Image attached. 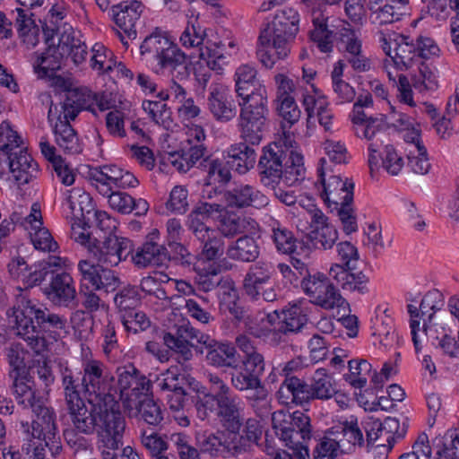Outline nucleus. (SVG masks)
<instances>
[{
  "mask_svg": "<svg viewBox=\"0 0 459 459\" xmlns=\"http://www.w3.org/2000/svg\"><path fill=\"white\" fill-rule=\"evenodd\" d=\"M46 49L39 53L34 52L33 70L39 79L52 78L56 85L62 86L65 80L61 76H55L56 71L61 68L62 61L65 57L64 52L60 48V38L56 45L54 40V30L44 29Z\"/></svg>",
  "mask_w": 459,
  "mask_h": 459,
  "instance_id": "9",
  "label": "nucleus"
},
{
  "mask_svg": "<svg viewBox=\"0 0 459 459\" xmlns=\"http://www.w3.org/2000/svg\"><path fill=\"white\" fill-rule=\"evenodd\" d=\"M402 16L403 12H400L398 6L385 3L377 10L372 11L370 18L375 24L385 25L400 21Z\"/></svg>",
  "mask_w": 459,
  "mask_h": 459,
  "instance_id": "62",
  "label": "nucleus"
},
{
  "mask_svg": "<svg viewBox=\"0 0 459 459\" xmlns=\"http://www.w3.org/2000/svg\"><path fill=\"white\" fill-rule=\"evenodd\" d=\"M257 70L248 64L240 65L234 74L235 91L239 99L251 97L260 92L267 93L257 77Z\"/></svg>",
  "mask_w": 459,
  "mask_h": 459,
  "instance_id": "31",
  "label": "nucleus"
},
{
  "mask_svg": "<svg viewBox=\"0 0 459 459\" xmlns=\"http://www.w3.org/2000/svg\"><path fill=\"white\" fill-rule=\"evenodd\" d=\"M54 134L56 143L65 153L78 154L82 152V147L77 134L67 121L56 122Z\"/></svg>",
  "mask_w": 459,
  "mask_h": 459,
  "instance_id": "38",
  "label": "nucleus"
},
{
  "mask_svg": "<svg viewBox=\"0 0 459 459\" xmlns=\"http://www.w3.org/2000/svg\"><path fill=\"white\" fill-rule=\"evenodd\" d=\"M141 300L139 288L134 285L123 287L114 297V303L120 316L135 310Z\"/></svg>",
  "mask_w": 459,
  "mask_h": 459,
  "instance_id": "48",
  "label": "nucleus"
},
{
  "mask_svg": "<svg viewBox=\"0 0 459 459\" xmlns=\"http://www.w3.org/2000/svg\"><path fill=\"white\" fill-rule=\"evenodd\" d=\"M299 15L291 7H284L278 10L271 22L262 32V40L266 42L269 37L273 39L274 46L281 48V56H288L290 44L295 39L299 31Z\"/></svg>",
  "mask_w": 459,
  "mask_h": 459,
  "instance_id": "6",
  "label": "nucleus"
},
{
  "mask_svg": "<svg viewBox=\"0 0 459 459\" xmlns=\"http://www.w3.org/2000/svg\"><path fill=\"white\" fill-rule=\"evenodd\" d=\"M173 42L159 29L145 37L140 46L142 56H147L150 58L157 60Z\"/></svg>",
  "mask_w": 459,
  "mask_h": 459,
  "instance_id": "44",
  "label": "nucleus"
},
{
  "mask_svg": "<svg viewBox=\"0 0 459 459\" xmlns=\"http://www.w3.org/2000/svg\"><path fill=\"white\" fill-rule=\"evenodd\" d=\"M49 281L42 290L51 302L63 307L75 305L76 291L70 274L54 272Z\"/></svg>",
  "mask_w": 459,
  "mask_h": 459,
  "instance_id": "23",
  "label": "nucleus"
},
{
  "mask_svg": "<svg viewBox=\"0 0 459 459\" xmlns=\"http://www.w3.org/2000/svg\"><path fill=\"white\" fill-rule=\"evenodd\" d=\"M247 223L249 222L246 217L226 212L219 219L218 233L223 238H233L246 231Z\"/></svg>",
  "mask_w": 459,
  "mask_h": 459,
  "instance_id": "46",
  "label": "nucleus"
},
{
  "mask_svg": "<svg viewBox=\"0 0 459 459\" xmlns=\"http://www.w3.org/2000/svg\"><path fill=\"white\" fill-rule=\"evenodd\" d=\"M8 364L11 368L9 378L13 397L36 387L33 378L26 372L25 359L28 351L21 343H12L5 350Z\"/></svg>",
  "mask_w": 459,
  "mask_h": 459,
  "instance_id": "19",
  "label": "nucleus"
},
{
  "mask_svg": "<svg viewBox=\"0 0 459 459\" xmlns=\"http://www.w3.org/2000/svg\"><path fill=\"white\" fill-rule=\"evenodd\" d=\"M133 403L134 404V407L125 409L129 411L136 410L141 419H143L147 424L157 426L163 420L162 411L160 405L153 401V399L144 397L137 403H135L134 400Z\"/></svg>",
  "mask_w": 459,
  "mask_h": 459,
  "instance_id": "50",
  "label": "nucleus"
},
{
  "mask_svg": "<svg viewBox=\"0 0 459 459\" xmlns=\"http://www.w3.org/2000/svg\"><path fill=\"white\" fill-rule=\"evenodd\" d=\"M238 106L237 126L241 139L252 145L259 144L269 114L267 93L240 99Z\"/></svg>",
  "mask_w": 459,
  "mask_h": 459,
  "instance_id": "4",
  "label": "nucleus"
},
{
  "mask_svg": "<svg viewBox=\"0 0 459 459\" xmlns=\"http://www.w3.org/2000/svg\"><path fill=\"white\" fill-rule=\"evenodd\" d=\"M346 62L357 73L371 69V60L362 50L359 30L346 28Z\"/></svg>",
  "mask_w": 459,
  "mask_h": 459,
  "instance_id": "34",
  "label": "nucleus"
},
{
  "mask_svg": "<svg viewBox=\"0 0 459 459\" xmlns=\"http://www.w3.org/2000/svg\"><path fill=\"white\" fill-rule=\"evenodd\" d=\"M156 61L160 68L171 76V80L184 81L190 75V62L174 43Z\"/></svg>",
  "mask_w": 459,
  "mask_h": 459,
  "instance_id": "26",
  "label": "nucleus"
},
{
  "mask_svg": "<svg viewBox=\"0 0 459 459\" xmlns=\"http://www.w3.org/2000/svg\"><path fill=\"white\" fill-rule=\"evenodd\" d=\"M278 322L267 333L271 345L287 344L306 328L308 318L300 306L292 305L277 315Z\"/></svg>",
  "mask_w": 459,
  "mask_h": 459,
  "instance_id": "8",
  "label": "nucleus"
},
{
  "mask_svg": "<svg viewBox=\"0 0 459 459\" xmlns=\"http://www.w3.org/2000/svg\"><path fill=\"white\" fill-rule=\"evenodd\" d=\"M277 111L282 118V130L290 129L293 125L299 122L301 111L299 108L294 98L284 97L278 101Z\"/></svg>",
  "mask_w": 459,
  "mask_h": 459,
  "instance_id": "57",
  "label": "nucleus"
},
{
  "mask_svg": "<svg viewBox=\"0 0 459 459\" xmlns=\"http://www.w3.org/2000/svg\"><path fill=\"white\" fill-rule=\"evenodd\" d=\"M326 163L325 158H321L317 167L318 181L323 186L321 197L330 212H335L340 221L344 223V181L341 174L334 175L333 169H330L332 174L326 179L325 170Z\"/></svg>",
  "mask_w": 459,
  "mask_h": 459,
  "instance_id": "16",
  "label": "nucleus"
},
{
  "mask_svg": "<svg viewBox=\"0 0 459 459\" xmlns=\"http://www.w3.org/2000/svg\"><path fill=\"white\" fill-rule=\"evenodd\" d=\"M201 452L211 456L228 457L241 454V446L236 445L231 436L225 431L204 435L198 440Z\"/></svg>",
  "mask_w": 459,
  "mask_h": 459,
  "instance_id": "27",
  "label": "nucleus"
},
{
  "mask_svg": "<svg viewBox=\"0 0 459 459\" xmlns=\"http://www.w3.org/2000/svg\"><path fill=\"white\" fill-rule=\"evenodd\" d=\"M267 39L266 42H264L262 32H260L256 47V57L265 68L271 69L277 60L284 59L287 56L279 54L281 48L274 46L273 38L269 37Z\"/></svg>",
  "mask_w": 459,
  "mask_h": 459,
  "instance_id": "52",
  "label": "nucleus"
},
{
  "mask_svg": "<svg viewBox=\"0 0 459 459\" xmlns=\"http://www.w3.org/2000/svg\"><path fill=\"white\" fill-rule=\"evenodd\" d=\"M60 48L65 57L71 56L75 65L82 64L88 55L87 46L80 39L76 38L72 28L65 30L59 36Z\"/></svg>",
  "mask_w": 459,
  "mask_h": 459,
  "instance_id": "41",
  "label": "nucleus"
},
{
  "mask_svg": "<svg viewBox=\"0 0 459 459\" xmlns=\"http://www.w3.org/2000/svg\"><path fill=\"white\" fill-rule=\"evenodd\" d=\"M260 255L261 247L258 238L247 234L231 241L226 247L227 257L238 263H254Z\"/></svg>",
  "mask_w": 459,
  "mask_h": 459,
  "instance_id": "32",
  "label": "nucleus"
},
{
  "mask_svg": "<svg viewBox=\"0 0 459 459\" xmlns=\"http://www.w3.org/2000/svg\"><path fill=\"white\" fill-rule=\"evenodd\" d=\"M242 428V434L240 431L230 434L236 445L241 446V454L248 451L251 445L257 444L262 437V426L255 418L245 419Z\"/></svg>",
  "mask_w": 459,
  "mask_h": 459,
  "instance_id": "43",
  "label": "nucleus"
},
{
  "mask_svg": "<svg viewBox=\"0 0 459 459\" xmlns=\"http://www.w3.org/2000/svg\"><path fill=\"white\" fill-rule=\"evenodd\" d=\"M301 287L310 298V301L325 309H333L340 307L342 302L338 287L324 274H314L304 277Z\"/></svg>",
  "mask_w": 459,
  "mask_h": 459,
  "instance_id": "15",
  "label": "nucleus"
},
{
  "mask_svg": "<svg viewBox=\"0 0 459 459\" xmlns=\"http://www.w3.org/2000/svg\"><path fill=\"white\" fill-rule=\"evenodd\" d=\"M206 37V30L204 29L197 19L188 22L187 26L180 36V42L184 47L193 48L203 47L204 39Z\"/></svg>",
  "mask_w": 459,
  "mask_h": 459,
  "instance_id": "58",
  "label": "nucleus"
},
{
  "mask_svg": "<svg viewBox=\"0 0 459 459\" xmlns=\"http://www.w3.org/2000/svg\"><path fill=\"white\" fill-rule=\"evenodd\" d=\"M288 152V150L283 151L282 146L277 143H270L263 149L257 169L260 181L264 186L274 188L275 185L279 184Z\"/></svg>",
  "mask_w": 459,
  "mask_h": 459,
  "instance_id": "18",
  "label": "nucleus"
},
{
  "mask_svg": "<svg viewBox=\"0 0 459 459\" xmlns=\"http://www.w3.org/2000/svg\"><path fill=\"white\" fill-rule=\"evenodd\" d=\"M303 155L298 150H290L283 162L281 179L288 186H293L305 178Z\"/></svg>",
  "mask_w": 459,
  "mask_h": 459,
  "instance_id": "42",
  "label": "nucleus"
},
{
  "mask_svg": "<svg viewBox=\"0 0 459 459\" xmlns=\"http://www.w3.org/2000/svg\"><path fill=\"white\" fill-rule=\"evenodd\" d=\"M186 377L180 374L176 367H170L161 377H157L155 381L156 386L163 392L173 393L184 390Z\"/></svg>",
  "mask_w": 459,
  "mask_h": 459,
  "instance_id": "56",
  "label": "nucleus"
},
{
  "mask_svg": "<svg viewBox=\"0 0 459 459\" xmlns=\"http://www.w3.org/2000/svg\"><path fill=\"white\" fill-rule=\"evenodd\" d=\"M198 337L200 344L206 350L205 359L209 365L216 368H237V351L231 343L218 342L204 333Z\"/></svg>",
  "mask_w": 459,
  "mask_h": 459,
  "instance_id": "21",
  "label": "nucleus"
},
{
  "mask_svg": "<svg viewBox=\"0 0 459 459\" xmlns=\"http://www.w3.org/2000/svg\"><path fill=\"white\" fill-rule=\"evenodd\" d=\"M18 307H13L10 322L18 336L22 338L35 353L47 350L46 334L54 341L65 333L67 320L65 316L52 313L47 307H37L32 300L22 297Z\"/></svg>",
  "mask_w": 459,
  "mask_h": 459,
  "instance_id": "1",
  "label": "nucleus"
},
{
  "mask_svg": "<svg viewBox=\"0 0 459 459\" xmlns=\"http://www.w3.org/2000/svg\"><path fill=\"white\" fill-rule=\"evenodd\" d=\"M88 407L84 402L68 406L70 418L77 431L84 435H91L94 433L96 427L100 428V409L92 403Z\"/></svg>",
  "mask_w": 459,
  "mask_h": 459,
  "instance_id": "30",
  "label": "nucleus"
},
{
  "mask_svg": "<svg viewBox=\"0 0 459 459\" xmlns=\"http://www.w3.org/2000/svg\"><path fill=\"white\" fill-rule=\"evenodd\" d=\"M198 242L201 248L200 255L204 260L214 261L226 255L224 238L216 230Z\"/></svg>",
  "mask_w": 459,
  "mask_h": 459,
  "instance_id": "49",
  "label": "nucleus"
},
{
  "mask_svg": "<svg viewBox=\"0 0 459 459\" xmlns=\"http://www.w3.org/2000/svg\"><path fill=\"white\" fill-rule=\"evenodd\" d=\"M133 252V243L127 238L109 234L96 244L90 245L89 253L101 266L114 267L125 261Z\"/></svg>",
  "mask_w": 459,
  "mask_h": 459,
  "instance_id": "13",
  "label": "nucleus"
},
{
  "mask_svg": "<svg viewBox=\"0 0 459 459\" xmlns=\"http://www.w3.org/2000/svg\"><path fill=\"white\" fill-rule=\"evenodd\" d=\"M273 273V264L265 261H259L251 265L243 280L246 294L253 299H258L261 290L270 282Z\"/></svg>",
  "mask_w": 459,
  "mask_h": 459,
  "instance_id": "29",
  "label": "nucleus"
},
{
  "mask_svg": "<svg viewBox=\"0 0 459 459\" xmlns=\"http://www.w3.org/2000/svg\"><path fill=\"white\" fill-rule=\"evenodd\" d=\"M310 386L313 399H328L335 394L331 377L326 374L325 368H319L315 371Z\"/></svg>",
  "mask_w": 459,
  "mask_h": 459,
  "instance_id": "54",
  "label": "nucleus"
},
{
  "mask_svg": "<svg viewBox=\"0 0 459 459\" xmlns=\"http://www.w3.org/2000/svg\"><path fill=\"white\" fill-rule=\"evenodd\" d=\"M271 238L276 250L284 255H293L297 248V239L293 233L277 221L271 224Z\"/></svg>",
  "mask_w": 459,
  "mask_h": 459,
  "instance_id": "45",
  "label": "nucleus"
},
{
  "mask_svg": "<svg viewBox=\"0 0 459 459\" xmlns=\"http://www.w3.org/2000/svg\"><path fill=\"white\" fill-rule=\"evenodd\" d=\"M117 386L119 389L118 398L122 401L125 408H132L134 406L133 402L134 398L129 395L134 385L137 381L140 371L132 364L118 368L117 370Z\"/></svg>",
  "mask_w": 459,
  "mask_h": 459,
  "instance_id": "40",
  "label": "nucleus"
},
{
  "mask_svg": "<svg viewBox=\"0 0 459 459\" xmlns=\"http://www.w3.org/2000/svg\"><path fill=\"white\" fill-rule=\"evenodd\" d=\"M198 169L206 174L204 181L207 186H223L231 180L229 162L219 158L206 156L200 161Z\"/></svg>",
  "mask_w": 459,
  "mask_h": 459,
  "instance_id": "36",
  "label": "nucleus"
},
{
  "mask_svg": "<svg viewBox=\"0 0 459 459\" xmlns=\"http://www.w3.org/2000/svg\"><path fill=\"white\" fill-rule=\"evenodd\" d=\"M234 369L235 371L230 373L231 385L240 393L251 392V394L247 395V399L253 407L255 403L267 401L268 392L260 378L246 371L241 367L238 368L237 367Z\"/></svg>",
  "mask_w": 459,
  "mask_h": 459,
  "instance_id": "24",
  "label": "nucleus"
},
{
  "mask_svg": "<svg viewBox=\"0 0 459 459\" xmlns=\"http://www.w3.org/2000/svg\"><path fill=\"white\" fill-rule=\"evenodd\" d=\"M247 143L245 142L232 144L228 151V157L230 159L228 162L239 174H246L255 164V152Z\"/></svg>",
  "mask_w": 459,
  "mask_h": 459,
  "instance_id": "37",
  "label": "nucleus"
},
{
  "mask_svg": "<svg viewBox=\"0 0 459 459\" xmlns=\"http://www.w3.org/2000/svg\"><path fill=\"white\" fill-rule=\"evenodd\" d=\"M321 14L313 17L314 30L310 32L311 39L317 44L318 48L324 52L332 51L333 42L342 40L343 34L341 31H334L327 28L325 19L320 18Z\"/></svg>",
  "mask_w": 459,
  "mask_h": 459,
  "instance_id": "39",
  "label": "nucleus"
},
{
  "mask_svg": "<svg viewBox=\"0 0 459 459\" xmlns=\"http://www.w3.org/2000/svg\"><path fill=\"white\" fill-rule=\"evenodd\" d=\"M228 205L236 208L253 206L257 209L269 204L268 197L250 185H240L224 193Z\"/></svg>",
  "mask_w": 459,
  "mask_h": 459,
  "instance_id": "28",
  "label": "nucleus"
},
{
  "mask_svg": "<svg viewBox=\"0 0 459 459\" xmlns=\"http://www.w3.org/2000/svg\"><path fill=\"white\" fill-rule=\"evenodd\" d=\"M22 451H25L26 456L22 458V455L19 450L15 449L13 446H9L8 448L3 449L2 455L4 459H47L46 458V449L43 445L40 443L39 445L36 444H29L26 447L22 446Z\"/></svg>",
  "mask_w": 459,
  "mask_h": 459,
  "instance_id": "63",
  "label": "nucleus"
},
{
  "mask_svg": "<svg viewBox=\"0 0 459 459\" xmlns=\"http://www.w3.org/2000/svg\"><path fill=\"white\" fill-rule=\"evenodd\" d=\"M143 8L137 0L123 1L111 8L112 20L129 39L136 38L135 23L140 19Z\"/></svg>",
  "mask_w": 459,
  "mask_h": 459,
  "instance_id": "25",
  "label": "nucleus"
},
{
  "mask_svg": "<svg viewBox=\"0 0 459 459\" xmlns=\"http://www.w3.org/2000/svg\"><path fill=\"white\" fill-rule=\"evenodd\" d=\"M9 168L14 179L22 185L28 184L38 173V164L24 149L10 152Z\"/></svg>",
  "mask_w": 459,
  "mask_h": 459,
  "instance_id": "35",
  "label": "nucleus"
},
{
  "mask_svg": "<svg viewBox=\"0 0 459 459\" xmlns=\"http://www.w3.org/2000/svg\"><path fill=\"white\" fill-rule=\"evenodd\" d=\"M412 85L415 90L422 93L437 90L438 83L434 72L423 62H420L419 74L412 78Z\"/></svg>",
  "mask_w": 459,
  "mask_h": 459,
  "instance_id": "59",
  "label": "nucleus"
},
{
  "mask_svg": "<svg viewBox=\"0 0 459 459\" xmlns=\"http://www.w3.org/2000/svg\"><path fill=\"white\" fill-rule=\"evenodd\" d=\"M350 374L346 381L355 388H362L367 384V376L370 373L372 366L366 359H351L348 361Z\"/></svg>",
  "mask_w": 459,
  "mask_h": 459,
  "instance_id": "55",
  "label": "nucleus"
},
{
  "mask_svg": "<svg viewBox=\"0 0 459 459\" xmlns=\"http://www.w3.org/2000/svg\"><path fill=\"white\" fill-rule=\"evenodd\" d=\"M412 149L408 155V166L411 171L419 175L429 173L431 165L429 160L427 148L418 136L412 140Z\"/></svg>",
  "mask_w": 459,
  "mask_h": 459,
  "instance_id": "47",
  "label": "nucleus"
},
{
  "mask_svg": "<svg viewBox=\"0 0 459 459\" xmlns=\"http://www.w3.org/2000/svg\"><path fill=\"white\" fill-rule=\"evenodd\" d=\"M98 449L101 459H117L116 451L123 445L126 420L122 413L106 414L100 417Z\"/></svg>",
  "mask_w": 459,
  "mask_h": 459,
  "instance_id": "11",
  "label": "nucleus"
},
{
  "mask_svg": "<svg viewBox=\"0 0 459 459\" xmlns=\"http://www.w3.org/2000/svg\"><path fill=\"white\" fill-rule=\"evenodd\" d=\"M278 398L284 403L303 405L313 400L310 385L295 377H287L277 392Z\"/></svg>",
  "mask_w": 459,
  "mask_h": 459,
  "instance_id": "33",
  "label": "nucleus"
},
{
  "mask_svg": "<svg viewBox=\"0 0 459 459\" xmlns=\"http://www.w3.org/2000/svg\"><path fill=\"white\" fill-rule=\"evenodd\" d=\"M208 381L210 387H203L192 398L196 418L206 422L217 416L221 402L229 394V385L218 375L209 374Z\"/></svg>",
  "mask_w": 459,
  "mask_h": 459,
  "instance_id": "10",
  "label": "nucleus"
},
{
  "mask_svg": "<svg viewBox=\"0 0 459 459\" xmlns=\"http://www.w3.org/2000/svg\"><path fill=\"white\" fill-rule=\"evenodd\" d=\"M372 105L370 94L359 96L353 105L351 119L353 125V131L357 137L373 141L376 137L386 134L387 127L382 118L368 116L364 108Z\"/></svg>",
  "mask_w": 459,
  "mask_h": 459,
  "instance_id": "14",
  "label": "nucleus"
},
{
  "mask_svg": "<svg viewBox=\"0 0 459 459\" xmlns=\"http://www.w3.org/2000/svg\"><path fill=\"white\" fill-rule=\"evenodd\" d=\"M199 59L210 70L221 71L227 64V57L221 49V45L207 41L205 46L200 47Z\"/></svg>",
  "mask_w": 459,
  "mask_h": 459,
  "instance_id": "51",
  "label": "nucleus"
},
{
  "mask_svg": "<svg viewBox=\"0 0 459 459\" xmlns=\"http://www.w3.org/2000/svg\"><path fill=\"white\" fill-rule=\"evenodd\" d=\"M62 386L65 392L67 407L75 403H81L83 400L80 396L81 383L79 377H75L72 369L65 367L61 370Z\"/></svg>",
  "mask_w": 459,
  "mask_h": 459,
  "instance_id": "53",
  "label": "nucleus"
},
{
  "mask_svg": "<svg viewBox=\"0 0 459 459\" xmlns=\"http://www.w3.org/2000/svg\"><path fill=\"white\" fill-rule=\"evenodd\" d=\"M88 178L100 195H108L109 191L136 187L139 181L133 173L117 165H103L90 169Z\"/></svg>",
  "mask_w": 459,
  "mask_h": 459,
  "instance_id": "12",
  "label": "nucleus"
},
{
  "mask_svg": "<svg viewBox=\"0 0 459 459\" xmlns=\"http://www.w3.org/2000/svg\"><path fill=\"white\" fill-rule=\"evenodd\" d=\"M121 322L127 332L136 333L150 327L151 322L143 311L133 310L120 316Z\"/></svg>",
  "mask_w": 459,
  "mask_h": 459,
  "instance_id": "64",
  "label": "nucleus"
},
{
  "mask_svg": "<svg viewBox=\"0 0 459 459\" xmlns=\"http://www.w3.org/2000/svg\"><path fill=\"white\" fill-rule=\"evenodd\" d=\"M78 270L81 275L80 288H92L100 290L99 280L100 273V265L93 264L88 260H81L78 264Z\"/></svg>",
  "mask_w": 459,
  "mask_h": 459,
  "instance_id": "60",
  "label": "nucleus"
},
{
  "mask_svg": "<svg viewBox=\"0 0 459 459\" xmlns=\"http://www.w3.org/2000/svg\"><path fill=\"white\" fill-rule=\"evenodd\" d=\"M18 405L23 409H30L32 411V421L30 426L28 422L22 423L24 431L30 433L33 438L44 442L53 456L58 455L62 449L61 437L56 425V416L54 410L46 405L44 398L35 388L14 397Z\"/></svg>",
  "mask_w": 459,
  "mask_h": 459,
  "instance_id": "2",
  "label": "nucleus"
},
{
  "mask_svg": "<svg viewBox=\"0 0 459 459\" xmlns=\"http://www.w3.org/2000/svg\"><path fill=\"white\" fill-rule=\"evenodd\" d=\"M394 55L392 60L395 66L401 70L409 69L421 59L437 56L440 49L430 38L419 37L416 43L410 40L409 37L397 36L394 39Z\"/></svg>",
  "mask_w": 459,
  "mask_h": 459,
  "instance_id": "7",
  "label": "nucleus"
},
{
  "mask_svg": "<svg viewBox=\"0 0 459 459\" xmlns=\"http://www.w3.org/2000/svg\"><path fill=\"white\" fill-rule=\"evenodd\" d=\"M80 374L82 390L90 403L98 406L100 417L106 414L121 413L117 391L114 385L115 377L100 360L89 359L82 363Z\"/></svg>",
  "mask_w": 459,
  "mask_h": 459,
  "instance_id": "3",
  "label": "nucleus"
},
{
  "mask_svg": "<svg viewBox=\"0 0 459 459\" xmlns=\"http://www.w3.org/2000/svg\"><path fill=\"white\" fill-rule=\"evenodd\" d=\"M206 108L213 118L221 123L230 122L238 115V108L230 90L220 83L209 86Z\"/></svg>",
  "mask_w": 459,
  "mask_h": 459,
  "instance_id": "20",
  "label": "nucleus"
},
{
  "mask_svg": "<svg viewBox=\"0 0 459 459\" xmlns=\"http://www.w3.org/2000/svg\"><path fill=\"white\" fill-rule=\"evenodd\" d=\"M199 335H203V333L190 324L178 326L176 335L170 333H165L163 335L164 344L177 354L176 359L184 370L192 368L189 363L194 357L192 348L195 347V344L192 341L195 340L200 344Z\"/></svg>",
  "mask_w": 459,
  "mask_h": 459,
  "instance_id": "17",
  "label": "nucleus"
},
{
  "mask_svg": "<svg viewBox=\"0 0 459 459\" xmlns=\"http://www.w3.org/2000/svg\"><path fill=\"white\" fill-rule=\"evenodd\" d=\"M217 417L224 428V431L230 434L239 432L244 424V405L240 398L233 394L229 386V394H225L218 408Z\"/></svg>",
  "mask_w": 459,
  "mask_h": 459,
  "instance_id": "22",
  "label": "nucleus"
},
{
  "mask_svg": "<svg viewBox=\"0 0 459 459\" xmlns=\"http://www.w3.org/2000/svg\"><path fill=\"white\" fill-rule=\"evenodd\" d=\"M74 430H66L64 433L65 439L74 456L84 457L92 454L93 446L90 439L80 435Z\"/></svg>",
  "mask_w": 459,
  "mask_h": 459,
  "instance_id": "61",
  "label": "nucleus"
},
{
  "mask_svg": "<svg viewBox=\"0 0 459 459\" xmlns=\"http://www.w3.org/2000/svg\"><path fill=\"white\" fill-rule=\"evenodd\" d=\"M272 421L276 435L288 447L296 448L311 438L310 418L302 411L288 413L278 411L273 412Z\"/></svg>",
  "mask_w": 459,
  "mask_h": 459,
  "instance_id": "5",
  "label": "nucleus"
}]
</instances>
